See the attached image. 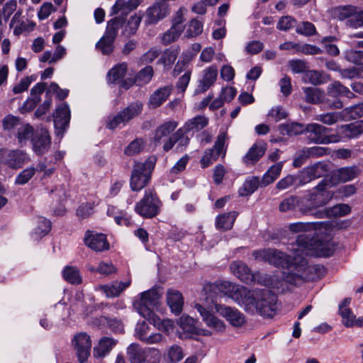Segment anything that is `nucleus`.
Returning <instances> with one entry per match:
<instances>
[{"instance_id":"nucleus-1","label":"nucleus","mask_w":363,"mask_h":363,"mask_svg":"<svg viewBox=\"0 0 363 363\" xmlns=\"http://www.w3.org/2000/svg\"><path fill=\"white\" fill-rule=\"evenodd\" d=\"M289 229L294 233H303L297 236L296 247L293 244L291 250H296L303 256L315 255L328 257L333 255L335 250L334 244L314 238L315 232L313 223L302 222L291 223L289 225Z\"/></svg>"},{"instance_id":"nucleus-2","label":"nucleus","mask_w":363,"mask_h":363,"mask_svg":"<svg viewBox=\"0 0 363 363\" xmlns=\"http://www.w3.org/2000/svg\"><path fill=\"white\" fill-rule=\"evenodd\" d=\"M293 256L288 255L274 248H267L253 252L252 255L255 259L264 261L277 267L287 269L289 272L285 277L287 282L292 284L294 280L303 277L301 271L306 264V258L296 250Z\"/></svg>"},{"instance_id":"nucleus-3","label":"nucleus","mask_w":363,"mask_h":363,"mask_svg":"<svg viewBox=\"0 0 363 363\" xmlns=\"http://www.w3.org/2000/svg\"><path fill=\"white\" fill-rule=\"evenodd\" d=\"M156 162L157 157L151 156L144 162L135 163L130 179V186L132 191H139L148 185Z\"/></svg>"},{"instance_id":"nucleus-4","label":"nucleus","mask_w":363,"mask_h":363,"mask_svg":"<svg viewBox=\"0 0 363 363\" xmlns=\"http://www.w3.org/2000/svg\"><path fill=\"white\" fill-rule=\"evenodd\" d=\"M161 293L158 288H152L140 294L138 300L133 302V306L139 314L146 319L153 318L154 309L157 306Z\"/></svg>"},{"instance_id":"nucleus-5","label":"nucleus","mask_w":363,"mask_h":363,"mask_svg":"<svg viewBox=\"0 0 363 363\" xmlns=\"http://www.w3.org/2000/svg\"><path fill=\"white\" fill-rule=\"evenodd\" d=\"M255 302L252 310L264 317H272L275 313L277 296L275 294L267 289L255 290Z\"/></svg>"},{"instance_id":"nucleus-6","label":"nucleus","mask_w":363,"mask_h":363,"mask_svg":"<svg viewBox=\"0 0 363 363\" xmlns=\"http://www.w3.org/2000/svg\"><path fill=\"white\" fill-rule=\"evenodd\" d=\"M161 202L155 192L147 190L143 198L136 203L135 212L145 218L155 217L160 212Z\"/></svg>"},{"instance_id":"nucleus-7","label":"nucleus","mask_w":363,"mask_h":363,"mask_svg":"<svg viewBox=\"0 0 363 363\" xmlns=\"http://www.w3.org/2000/svg\"><path fill=\"white\" fill-rule=\"evenodd\" d=\"M143 108V104L141 101H137L130 104L109 120L106 123V128L114 130L121 124L125 125L130 120L139 116Z\"/></svg>"},{"instance_id":"nucleus-8","label":"nucleus","mask_w":363,"mask_h":363,"mask_svg":"<svg viewBox=\"0 0 363 363\" xmlns=\"http://www.w3.org/2000/svg\"><path fill=\"white\" fill-rule=\"evenodd\" d=\"M330 128H326L318 123H308L306 125V133H308V139L311 143L315 144H329L340 140L337 135H330Z\"/></svg>"},{"instance_id":"nucleus-9","label":"nucleus","mask_w":363,"mask_h":363,"mask_svg":"<svg viewBox=\"0 0 363 363\" xmlns=\"http://www.w3.org/2000/svg\"><path fill=\"white\" fill-rule=\"evenodd\" d=\"M332 186L331 179L325 177L314 187L313 191L308 193L316 208L324 206L331 200L333 193L328 189Z\"/></svg>"},{"instance_id":"nucleus-10","label":"nucleus","mask_w":363,"mask_h":363,"mask_svg":"<svg viewBox=\"0 0 363 363\" xmlns=\"http://www.w3.org/2000/svg\"><path fill=\"white\" fill-rule=\"evenodd\" d=\"M226 139L225 133H220L217 136L214 145L211 149L206 150L204 155L201 159L202 168H206L213 162L216 161L220 155L225 156L226 150L224 148Z\"/></svg>"},{"instance_id":"nucleus-11","label":"nucleus","mask_w":363,"mask_h":363,"mask_svg":"<svg viewBox=\"0 0 363 363\" xmlns=\"http://www.w3.org/2000/svg\"><path fill=\"white\" fill-rule=\"evenodd\" d=\"M28 161L29 157L23 150H0V163L7 165L11 169H19Z\"/></svg>"},{"instance_id":"nucleus-12","label":"nucleus","mask_w":363,"mask_h":363,"mask_svg":"<svg viewBox=\"0 0 363 363\" xmlns=\"http://www.w3.org/2000/svg\"><path fill=\"white\" fill-rule=\"evenodd\" d=\"M72 343L79 363H84L91 352V341L89 335L84 332L78 333L74 336Z\"/></svg>"},{"instance_id":"nucleus-13","label":"nucleus","mask_w":363,"mask_h":363,"mask_svg":"<svg viewBox=\"0 0 363 363\" xmlns=\"http://www.w3.org/2000/svg\"><path fill=\"white\" fill-rule=\"evenodd\" d=\"M54 125L57 136H62L69 126L71 113L67 103H61L53 113Z\"/></svg>"},{"instance_id":"nucleus-14","label":"nucleus","mask_w":363,"mask_h":363,"mask_svg":"<svg viewBox=\"0 0 363 363\" xmlns=\"http://www.w3.org/2000/svg\"><path fill=\"white\" fill-rule=\"evenodd\" d=\"M33 151L38 156L47 153L51 147V136L45 128L35 130V135L30 142Z\"/></svg>"},{"instance_id":"nucleus-15","label":"nucleus","mask_w":363,"mask_h":363,"mask_svg":"<svg viewBox=\"0 0 363 363\" xmlns=\"http://www.w3.org/2000/svg\"><path fill=\"white\" fill-rule=\"evenodd\" d=\"M170 6L164 1H157L152 6L149 7L145 12L146 25H153L163 20L170 13Z\"/></svg>"},{"instance_id":"nucleus-16","label":"nucleus","mask_w":363,"mask_h":363,"mask_svg":"<svg viewBox=\"0 0 363 363\" xmlns=\"http://www.w3.org/2000/svg\"><path fill=\"white\" fill-rule=\"evenodd\" d=\"M255 290L250 291L246 287L235 284L228 297L243 305L246 311L252 310V305L255 302Z\"/></svg>"},{"instance_id":"nucleus-17","label":"nucleus","mask_w":363,"mask_h":363,"mask_svg":"<svg viewBox=\"0 0 363 363\" xmlns=\"http://www.w3.org/2000/svg\"><path fill=\"white\" fill-rule=\"evenodd\" d=\"M84 242L86 246L96 252L109 249L106 236L103 233H94L93 231L87 230L84 235Z\"/></svg>"},{"instance_id":"nucleus-18","label":"nucleus","mask_w":363,"mask_h":363,"mask_svg":"<svg viewBox=\"0 0 363 363\" xmlns=\"http://www.w3.org/2000/svg\"><path fill=\"white\" fill-rule=\"evenodd\" d=\"M235 284L227 281L208 283L203 286V291L207 296L206 298H211L212 301H213L216 295L219 292L229 296L232 288Z\"/></svg>"},{"instance_id":"nucleus-19","label":"nucleus","mask_w":363,"mask_h":363,"mask_svg":"<svg viewBox=\"0 0 363 363\" xmlns=\"http://www.w3.org/2000/svg\"><path fill=\"white\" fill-rule=\"evenodd\" d=\"M216 309L234 327H241L245 323V315L236 308L216 304Z\"/></svg>"},{"instance_id":"nucleus-20","label":"nucleus","mask_w":363,"mask_h":363,"mask_svg":"<svg viewBox=\"0 0 363 363\" xmlns=\"http://www.w3.org/2000/svg\"><path fill=\"white\" fill-rule=\"evenodd\" d=\"M361 173L358 167H341L337 169L329 179H331L333 186L339 182H347L357 178Z\"/></svg>"},{"instance_id":"nucleus-21","label":"nucleus","mask_w":363,"mask_h":363,"mask_svg":"<svg viewBox=\"0 0 363 363\" xmlns=\"http://www.w3.org/2000/svg\"><path fill=\"white\" fill-rule=\"evenodd\" d=\"M182 11L181 9L177 11V16L174 20L172 26L167 32H165L161 39L163 45H169L178 39L179 35L183 31V26L182 25Z\"/></svg>"},{"instance_id":"nucleus-22","label":"nucleus","mask_w":363,"mask_h":363,"mask_svg":"<svg viewBox=\"0 0 363 363\" xmlns=\"http://www.w3.org/2000/svg\"><path fill=\"white\" fill-rule=\"evenodd\" d=\"M232 272L242 282L250 284L256 281L257 275L250 272L249 267L242 262L237 261L230 267Z\"/></svg>"},{"instance_id":"nucleus-23","label":"nucleus","mask_w":363,"mask_h":363,"mask_svg":"<svg viewBox=\"0 0 363 363\" xmlns=\"http://www.w3.org/2000/svg\"><path fill=\"white\" fill-rule=\"evenodd\" d=\"M194 307L200 313L203 320L206 322L208 327H211L218 332H223L225 330V326L224 323L210 311L206 310L203 306L199 303H196Z\"/></svg>"},{"instance_id":"nucleus-24","label":"nucleus","mask_w":363,"mask_h":363,"mask_svg":"<svg viewBox=\"0 0 363 363\" xmlns=\"http://www.w3.org/2000/svg\"><path fill=\"white\" fill-rule=\"evenodd\" d=\"M218 69L216 66L212 65L203 70V78L196 89V93L200 94L207 91L216 81Z\"/></svg>"},{"instance_id":"nucleus-25","label":"nucleus","mask_w":363,"mask_h":363,"mask_svg":"<svg viewBox=\"0 0 363 363\" xmlns=\"http://www.w3.org/2000/svg\"><path fill=\"white\" fill-rule=\"evenodd\" d=\"M300 272L303 274V277L294 280V282H292V284L297 285L303 280L314 279L315 277L309 276V273H314L318 278L323 277L326 273V269L324 266L320 264L308 265L307 260L306 259V264Z\"/></svg>"},{"instance_id":"nucleus-26","label":"nucleus","mask_w":363,"mask_h":363,"mask_svg":"<svg viewBox=\"0 0 363 363\" xmlns=\"http://www.w3.org/2000/svg\"><path fill=\"white\" fill-rule=\"evenodd\" d=\"M172 91V86H164L155 90L150 96V106L154 108L160 106L169 97Z\"/></svg>"},{"instance_id":"nucleus-27","label":"nucleus","mask_w":363,"mask_h":363,"mask_svg":"<svg viewBox=\"0 0 363 363\" xmlns=\"http://www.w3.org/2000/svg\"><path fill=\"white\" fill-rule=\"evenodd\" d=\"M167 303L172 312L175 315L182 313L184 306V299L182 294L176 290H169L167 294Z\"/></svg>"},{"instance_id":"nucleus-28","label":"nucleus","mask_w":363,"mask_h":363,"mask_svg":"<svg viewBox=\"0 0 363 363\" xmlns=\"http://www.w3.org/2000/svg\"><path fill=\"white\" fill-rule=\"evenodd\" d=\"M266 147L262 145L255 143L242 157V162L248 164H255L264 155Z\"/></svg>"},{"instance_id":"nucleus-29","label":"nucleus","mask_w":363,"mask_h":363,"mask_svg":"<svg viewBox=\"0 0 363 363\" xmlns=\"http://www.w3.org/2000/svg\"><path fill=\"white\" fill-rule=\"evenodd\" d=\"M130 281H115L111 284L100 286V289L106 294L108 298H114L119 296L120 294L130 286Z\"/></svg>"},{"instance_id":"nucleus-30","label":"nucleus","mask_w":363,"mask_h":363,"mask_svg":"<svg viewBox=\"0 0 363 363\" xmlns=\"http://www.w3.org/2000/svg\"><path fill=\"white\" fill-rule=\"evenodd\" d=\"M237 216L238 213L236 211H230L220 214L216 217V228L223 231L230 230L233 226Z\"/></svg>"},{"instance_id":"nucleus-31","label":"nucleus","mask_w":363,"mask_h":363,"mask_svg":"<svg viewBox=\"0 0 363 363\" xmlns=\"http://www.w3.org/2000/svg\"><path fill=\"white\" fill-rule=\"evenodd\" d=\"M278 130L279 133L284 136H295L304 133L306 131V125L297 122H290L279 125Z\"/></svg>"},{"instance_id":"nucleus-32","label":"nucleus","mask_w":363,"mask_h":363,"mask_svg":"<svg viewBox=\"0 0 363 363\" xmlns=\"http://www.w3.org/2000/svg\"><path fill=\"white\" fill-rule=\"evenodd\" d=\"M126 18L123 15H120L110 19L107 22L105 34L116 40L118 36V30L123 29Z\"/></svg>"},{"instance_id":"nucleus-33","label":"nucleus","mask_w":363,"mask_h":363,"mask_svg":"<svg viewBox=\"0 0 363 363\" xmlns=\"http://www.w3.org/2000/svg\"><path fill=\"white\" fill-rule=\"evenodd\" d=\"M177 126V123L175 121H168L159 126L155 130L152 140L155 146H157L160 144L162 139L164 137H167L176 129Z\"/></svg>"},{"instance_id":"nucleus-34","label":"nucleus","mask_w":363,"mask_h":363,"mask_svg":"<svg viewBox=\"0 0 363 363\" xmlns=\"http://www.w3.org/2000/svg\"><path fill=\"white\" fill-rule=\"evenodd\" d=\"M116 344V341L108 337H103L99 340L98 346L94 348V356L96 357H104Z\"/></svg>"},{"instance_id":"nucleus-35","label":"nucleus","mask_w":363,"mask_h":363,"mask_svg":"<svg viewBox=\"0 0 363 363\" xmlns=\"http://www.w3.org/2000/svg\"><path fill=\"white\" fill-rule=\"evenodd\" d=\"M351 212V207L345 203H341L335 206L330 210L325 211H318L315 213L316 217L318 218H324L329 216H344L349 214Z\"/></svg>"},{"instance_id":"nucleus-36","label":"nucleus","mask_w":363,"mask_h":363,"mask_svg":"<svg viewBox=\"0 0 363 363\" xmlns=\"http://www.w3.org/2000/svg\"><path fill=\"white\" fill-rule=\"evenodd\" d=\"M145 348L133 343L127 348V355L130 363H143Z\"/></svg>"},{"instance_id":"nucleus-37","label":"nucleus","mask_w":363,"mask_h":363,"mask_svg":"<svg viewBox=\"0 0 363 363\" xmlns=\"http://www.w3.org/2000/svg\"><path fill=\"white\" fill-rule=\"evenodd\" d=\"M283 164L281 162L272 165L262 177L261 186H267V185L273 183L279 176Z\"/></svg>"},{"instance_id":"nucleus-38","label":"nucleus","mask_w":363,"mask_h":363,"mask_svg":"<svg viewBox=\"0 0 363 363\" xmlns=\"http://www.w3.org/2000/svg\"><path fill=\"white\" fill-rule=\"evenodd\" d=\"M127 72V65L125 63L118 64L111 69L107 74L109 83L117 84L124 78Z\"/></svg>"},{"instance_id":"nucleus-39","label":"nucleus","mask_w":363,"mask_h":363,"mask_svg":"<svg viewBox=\"0 0 363 363\" xmlns=\"http://www.w3.org/2000/svg\"><path fill=\"white\" fill-rule=\"evenodd\" d=\"M180 49L178 46H172L166 49L158 60V63L163 64L164 66H172L179 54Z\"/></svg>"},{"instance_id":"nucleus-40","label":"nucleus","mask_w":363,"mask_h":363,"mask_svg":"<svg viewBox=\"0 0 363 363\" xmlns=\"http://www.w3.org/2000/svg\"><path fill=\"white\" fill-rule=\"evenodd\" d=\"M328 94L331 96H346L348 99L354 97V94L350 90L343 86L340 82H335L328 87Z\"/></svg>"},{"instance_id":"nucleus-41","label":"nucleus","mask_w":363,"mask_h":363,"mask_svg":"<svg viewBox=\"0 0 363 363\" xmlns=\"http://www.w3.org/2000/svg\"><path fill=\"white\" fill-rule=\"evenodd\" d=\"M114 42L115 39L104 33L96 43V49L104 55H110L114 50Z\"/></svg>"},{"instance_id":"nucleus-42","label":"nucleus","mask_w":363,"mask_h":363,"mask_svg":"<svg viewBox=\"0 0 363 363\" xmlns=\"http://www.w3.org/2000/svg\"><path fill=\"white\" fill-rule=\"evenodd\" d=\"M343 133L350 138L358 137L363 133V120L341 126Z\"/></svg>"},{"instance_id":"nucleus-43","label":"nucleus","mask_w":363,"mask_h":363,"mask_svg":"<svg viewBox=\"0 0 363 363\" xmlns=\"http://www.w3.org/2000/svg\"><path fill=\"white\" fill-rule=\"evenodd\" d=\"M305 100L307 103L316 104L320 103L324 98V92L316 87L303 88Z\"/></svg>"},{"instance_id":"nucleus-44","label":"nucleus","mask_w":363,"mask_h":363,"mask_svg":"<svg viewBox=\"0 0 363 363\" xmlns=\"http://www.w3.org/2000/svg\"><path fill=\"white\" fill-rule=\"evenodd\" d=\"M184 357L182 347L177 345H173L167 349L164 354V359L167 363H177Z\"/></svg>"},{"instance_id":"nucleus-45","label":"nucleus","mask_w":363,"mask_h":363,"mask_svg":"<svg viewBox=\"0 0 363 363\" xmlns=\"http://www.w3.org/2000/svg\"><path fill=\"white\" fill-rule=\"evenodd\" d=\"M141 21L142 16H140L135 14L130 16L129 20L125 23V25L123 26L124 28L122 31L123 35L127 37L135 35L138 29Z\"/></svg>"},{"instance_id":"nucleus-46","label":"nucleus","mask_w":363,"mask_h":363,"mask_svg":"<svg viewBox=\"0 0 363 363\" xmlns=\"http://www.w3.org/2000/svg\"><path fill=\"white\" fill-rule=\"evenodd\" d=\"M298 210L302 214H315L318 212L314 211L317 209L311 198L309 194H308L305 196L300 197L298 196Z\"/></svg>"},{"instance_id":"nucleus-47","label":"nucleus","mask_w":363,"mask_h":363,"mask_svg":"<svg viewBox=\"0 0 363 363\" xmlns=\"http://www.w3.org/2000/svg\"><path fill=\"white\" fill-rule=\"evenodd\" d=\"M208 123V119L204 116H197L187 121L184 128L188 131L201 130L204 128Z\"/></svg>"},{"instance_id":"nucleus-48","label":"nucleus","mask_w":363,"mask_h":363,"mask_svg":"<svg viewBox=\"0 0 363 363\" xmlns=\"http://www.w3.org/2000/svg\"><path fill=\"white\" fill-rule=\"evenodd\" d=\"M35 135V130L29 123L23 124L18 128L16 137L18 142L22 143L23 142L30 140L32 141L33 138Z\"/></svg>"},{"instance_id":"nucleus-49","label":"nucleus","mask_w":363,"mask_h":363,"mask_svg":"<svg viewBox=\"0 0 363 363\" xmlns=\"http://www.w3.org/2000/svg\"><path fill=\"white\" fill-rule=\"evenodd\" d=\"M98 320L99 325H106L114 333H121L123 330V325L122 322L117 318L101 316Z\"/></svg>"},{"instance_id":"nucleus-50","label":"nucleus","mask_w":363,"mask_h":363,"mask_svg":"<svg viewBox=\"0 0 363 363\" xmlns=\"http://www.w3.org/2000/svg\"><path fill=\"white\" fill-rule=\"evenodd\" d=\"M64 279L72 284H79L82 283V278L79 271L74 267L67 266L63 272Z\"/></svg>"},{"instance_id":"nucleus-51","label":"nucleus","mask_w":363,"mask_h":363,"mask_svg":"<svg viewBox=\"0 0 363 363\" xmlns=\"http://www.w3.org/2000/svg\"><path fill=\"white\" fill-rule=\"evenodd\" d=\"M154 71L151 66H146L142 69L135 77V82L138 86H142L150 82L153 77Z\"/></svg>"},{"instance_id":"nucleus-52","label":"nucleus","mask_w":363,"mask_h":363,"mask_svg":"<svg viewBox=\"0 0 363 363\" xmlns=\"http://www.w3.org/2000/svg\"><path fill=\"white\" fill-rule=\"evenodd\" d=\"M259 185V181L258 177H254L250 179H247L244 182L242 188L240 189L239 194L242 196H249L257 189Z\"/></svg>"},{"instance_id":"nucleus-53","label":"nucleus","mask_w":363,"mask_h":363,"mask_svg":"<svg viewBox=\"0 0 363 363\" xmlns=\"http://www.w3.org/2000/svg\"><path fill=\"white\" fill-rule=\"evenodd\" d=\"M298 196L291 195L282 200L279 206V209L281 212L298 209Z\"/></svg>"},{"instance_id":"nucleus-54","label":"nucleus","mask_w":363,"mask_h":363,"mask_svg":"<svg viewBox=\"0 0 363 363\" xmlns=\"http://www.w3.org/2000/svg\"><path fill=\"white\" fill-rule=\"evenodd\" d=\"M197 321L193 318L188 315H182L179 320V325L181 328L186 332L199 334L196 327Z\"/></svg>"},{"instance_id":"nucleus-55","label":"nucleus","mask_w":363,"mask_h":363,"mask_svg":"<svg viewBox=\"0 0 363 363\" xmlns=\"http://www.w3.org/2000/svg\"><path fill=\"white\" fill-rule=\"evenodd\" d=\"M145 147V141L143 138H136L132 141L124 150V154L132 156L139 154Z\"/></svg>"},{"instance_id":"nucleus-56","label":"nucleus","mask_w":363,"mask_h":363,"mask_svg":"<svg viewBox=\"0 0 363 363\" xmlns=\"http://www.w3.org/2000/svg\"><path fill=\"white\" fill-rule=\"evenodd\" d=\"M36 169L30 167L22 170L16 177L15 184L18 185H24L27 184L35 175Z\"/></svg>"},{"instance_id":"nucleus-57","label":"nucleus","mask_w":363,"mask_h":363,"mask_svg":"<svg viewBox=\"0 0 363 363\" xmlns=\"http://www.w3.org/2000/svg\"><path fill=\"white\" fill-rule=\"evenodd\" d=\"M308 167L315 179L325 176L329 172V164L325 162H315Z\"/></svg>"},{"instance_id":"nucleus-58","label":"nucleus","mask_w":363,"mask_h":363,"mask_svg":"<svg viewBox=\"0 0 363 363\" xmlns=\"http://www.w3.org/2000/svg\"><path fill=\"white\" fill-rule=\"evenodd\" d=\"M287 116V112L280 106L273 107L267 114L268 119L274 123H277L281 120L285 119Z\"/></svg>"},{"instance_id":"nucleus-59","label":"nucleus","mask_w":363,"mask_h":363,"mask_svg":"<svg viewBox=\"0 0 363 363\" xmlns=\"http://www.w3.org/2000/svg\"><path fill=\"white\" fill-rule=\"evenodd\" d=\"M191 60H192V56L191 55V54L189 52V53L183 52L180 59L179 60V61L177 62V64L175 65V66L174 67V69H173L174 74L178 75L182 72H183L186 69L188 64L191 61Z\"/></svg>"},{"instance_id":"nucleus-60","label":"nucleus","mask_w":363,"mask_h":363,"mask_svg":"<svg viewBox=\"0 0 363 363\" xmlns=\"http://www.w3.org/2000/svg\"><path fill=\"white\" fill-rule=\"evenodd\" d=\"M343 112L351 120L361 118L363 116V104L347 107L343 110Z\"/></svg>"},{"instance_id":"nucleus-61","label":"nucleus","mask_w":363,"mask_h":363,"mask_svg":"<svg viewBox=\"0 0 363 363\" xmlns=\"http://www.w3.org/2000/svg\"><path fill=\"white\" fill-rule=\"evenodd\" d=\"M296 20L290 16H282L279 18L277 25V29L279 30L287 31L294 28L296 25Z\"/></svg>"},{"instance_id":"nucleus-62","label":"nucleus","mask_w":363,"mask_h":363,"mask_svg":"<svg viewBox=\"0 0 363 363\" xmlns=\"http://www.w3.org/2000/svg\"><path fill=\"white\" fill-rule=\"evenodd\" d=\"M296 31L298 34L311 36L315 34L316 30L312 23L303 21L296 26Z\"/></svg>"},{"instance_id":"nucleus-63","label":"nucleus","mask_w":363,"mask_h":363,"mask_svg":"<svg viewBox=\"0 0 363 363\" xmlns=\"http://www.w3.org/2000/svg\"><path fill=\"white\" fill-rule=\"evenodd\" d=\"M357 13L356 8L352 6H344L335 9V15L339 20L348 18Z\"/></svg>"},{"instance_id":"nucleus-64","label":"nucleus","mask_w":363,"mask_h":363,"mask_svg":"<svg viewBox=\"0 0 363 363\" xmlns=\"http://www.w3.org/2000/svg\"><path fill=\"white\" fill-rule=\"evenodd\" d=\"M160 352L155 348H145L143 363H160Z\"/></svg>"}]
</instances>
